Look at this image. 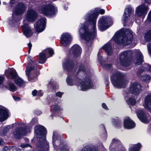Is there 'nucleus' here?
Masks as SVG:
<instances>
[{
    "instance_id": "f257e3e1",
    "label": "nucleus",
    "mask_w": 151,
    "mask_h": 151,
    "mask_svg": "<svg viewBox=\"0 0 151 151\" xmlns=\"http://www.w3.org/2000/svg\"><path fill=\"white\" fill-rule=\"evenodd\" d=\"M63 67L64 70L69 72L66 79L68 85L80 86L81 90L83 91L93 88V85L89 78V73L87 74L85 72L83 65H81L78 70L76 72V68L73 61L67 59L65 60L63 63Z\"/></svg>"
},
{
    "instance_id": "f03ea898",
    "label": "nucleus",
    "mask_w": 151,
    "mask_h": 151,
    "mask_svg": "<svg viewBox=\"0 0 151 151\" xmlns=\"http://www.w3.org/2000/svg\"><path fill=\"white\" fill-rule=\"evenodd\" d=\"M104 12V10L96 8L88 12L85 16V23L81 24L79 32L80 37L87 41V45L91 44L96 36V22L98 14H103Z\"/></svg>"
},
{
    "instance_id": "7ed1b4c3",
    "label": "nucleus",
    "mask_w": 151,
    "mask_h": 151,
    "mask_svg": "<svg viewBox=\"0 0 151 151\" xmlns=\"http://www.w3.org/2000/svg\"><path fill=\"white\" fill-rule=\"evenodd\" d=\"M134 54L136 55L137 57L134 61L136 65H139L143 62V57L142 53L139 50L124 51L119 54V62L117 63L116 65L118 67L121 68L122 66L127 67L130 65L129 59Z\"/></svg>"
},
{
    "instance_id": "20e7f679",
    "label": "nucleus",
    "mask_w": 151,
    "mask_h": 151,
    "mask_svg": "<svg viewBox=\"0 0 151 151\" xmlns=\"http://www.w3.org/2000/svg\"><path fill=\"white\" fill-rule=\"evenodd\" d=\"M133 34L131 30L122 28L115 33L111 41L114 40L117 44L124 45H128L132 42Z\"/></svg>"
},
{
    "instance_id": "39448f33",
    "label": "nucleus",
    "mask_w": 151,
    "mask_h": 151,
    "mask_svg": "<svg viewBox=\"0 0 151 151\" xmlns=\"http://www.w3.org/2000/svg\"><path fill=\"white\" fill-rule=\"evenodd\" d=\"M35 137L39 139V141L37 145V148L39 151H48L49 146L48 142L46 139L45 135L46 134V128L43 126L36 125L35 128Z\"/></svg>"
},
{
    "instance_id": "423d86ee",
    "label": "nucleus",
    "mask_w": 151,
    "mask_h": 151,
    "mask_svg": "<svg viewBox=\"0 0 151 151\" xmlns=\"http://www.w3.org/2000/svg\"><path fill=\"white\" fill-rule=\"evenodd\" d=\"M126 76L125 74L113 70L110 77L113 85L118 88H124L128 83V81L125 79Z\"/></svg>"
},
{
    "instance_id": "0eeeda50",
    "label": "nucleus",
    "mask_w": 151,
    "mask_h": 151,
    "mask_svg": "<svg viewBox=\"0 0 151 151\" xmlns=\"http://www.w3.org/2000/svg\"><path fill=\"white\" fill-rule=\"evenodd\" d=\"M37 122V118H33L29 124L25 126L23 123L19 124V127L15 129L13 132L14 137L17 139L20 138L22 135H25L27 133L30 132V128L36 124Z\"/></svg>"
},
{
    "instance_id": "6e6552de",
    "label": "nucleus",
    "mask_w": 151,
    "mask_h": 151,
    "mask_svg": "<svg viewBox=\"0 0 151 151\" xmlns=\"http://www.w3.org/2000/svg\"><path fill=\"white\" fill-rule=\"evenodd\" d=\"M52 143L54 149L60 151H72V149L69 147L68 144L63 142L61 138L58 134L55 131L53 132Z\"/></svg>"
},
{
    "instance_id": "1a4fd4ad",
    "label": "nucleus",
    "mask_w": 151,
    "mask_h": 151,
    "mask_svg": "<svg viewBox=\"0 0 151 151\" xmlns=\"http://www.w3.org/2000/svg\"><path fill=\"white\" fill-rule=\"evenodd\" d=\"M28 61L29 64L26 68L25 70L27 76L28 80L31 82H35L37 80L36 76L39 74V70L37 69L36 65L35 67L36 68L32 67V65L34 64V63L32 60V58L31 57H28Z\"/></svg>"
},
{
    "instance_id": "9d476101",
    "label": "nucleus",
    "mask_w": 151,
    "mask_h": 151,
    "mask_svg": "<svg viewBox=\"0 0 151 151\" xmlns=\"http://www.w3.org/2000/svg\"><path fill=\"white\" fill-rule=\"evenodd\" d=\"M39 12L48 17L54 16L57 11V8L51 3L43 5L38 9Z\"/></svg>"
},
{
    "instance_id": "9b49d317",
    "label": "nucleus",
    "mask_w": 151,
    "mask_h": 151,
    "mask_svg": "<svg viewBox=\"0 0 151 151\" xmlns=\"http://www.w3.org/2000/svg\"><path fill=\"white\" fill-rule=\"evenodd\" d=\"M6 76L9 78L14 79L15 83L19 87H24L25 82L17 75L15 70L13 68L9 69L6 72Z\"/></svg>"
},
{
    "instance_id": "f8f14e48",
    "label": "nucleus",
    "mask_w": 151,
    "mask_h": 151,
    "mask_svg": "<svg viewBox=\"0 0 151 151\" xmlns=\"http://www.w3.org/2000/svg\"><path fill=\"white\" fill-rule=\"evenodd\" d=\"M26 9V7L24 3H20L18 4L16 7L13 10V14L12 16V19L8 20L9 24L11 26L13 25L17 20V19L15 18L14 15V14L16 15H20L24 13Z\"/></svg>"
},
{
    "instance_id": "ddd939ff",
    "label": "nucleus",
    "mask_w": 151,
    "mask_h": 151,
    "mask_svg": "<svg viewBox=\"0 0 151 151\" xmlns=\"http://www.w3.org/2000/svg\"><path fill=\"white\" fill-rule=\"evenodd\" d=\"M112 24V20L110 17L103 16L99 20L98 27L103 31L109 28Z\"/></svg>"
},
{
    "instance_id": "4468645a",
    "label": "nucleus",
    "mask_w": 151,
    "mask_h": 151,
    "mask_svg": "<svg viewBox=\"0 0 151 151\" xmlns=\"http://www.w3.org/2000/svg\"><path fill=\"white\" fill-rule=\"evenodd\" d=\"M110 151H127L121 142L118 139H113L109 147Z\"/></svg>"
},
{
    "instance_id": "2eb2a0df",
    "label": "nucleus",
    "mask_w": 151,
    "mask_h": 151,
    "mask_svg": "<svg viewBox=\"0 0 151 151\" xmlns=\"http://www.w3.org/2000/svg\"><path fill=\"white\" fill-rule=\"evenodd\" d=\"M149 8L148 5L143 3L137 6L136 9L135 15L139 17H142L143 18L146 15Z\"/></svg>"
},
{
    "instance_id": "dca6fc26",
    "label": "nucleus",
    "mask_w": 151,
    "mask_h": 151,
    "mask_svg": "<svg viewBox=\"0 0 151 151\" xmlns=\"http://www.w3.org/2000/svg\"><path fill=\"white\" fill-rule=\"evenodd\" d=\"M53 50L51 48H47L40 54L39 62L40 63H44L47 59L54 54Z\"/></svg>"
},
{
    "instance_id": "f3484780",
    "label": "nucleus",
    "mask_w": 151,
    "mask_h": 151,
    "mask_svg": "<svg viewBox=\"0 0 151 151\" xmlns=\"http://www.w3.org/2000/svg\"><path fill=\"white\" fill-rule=\"evenodd\" d=\"M137 114L139 119L143 122L148 123L151 120V117L149 114L142 109L137 110Z\"/></svg>"
},
{
    "instance_id": "a211bd4d",
    "label": "nucleus",
    "mask_w": 151,
    "mask_h": 151,
    "mask_svg": "<svg viewBox=\"0 0 151 151\" xmlns=\"http://www.w3.org/2000/svg\"><path fill=\"white\" fill-rule=\"evenodd\" d=\"M141 91V85L137 82H134L131 83L128 93L137 95L140 93Z\"/></svg>"
},
{
    "instance_id": "6ab92c4d",
    "label": "nucleus",
    "mask_w": 151,
    "mask_h": 151,
    "mask_svg": "<svg viewBox=\"0 0 151 151\" xmlns=\"http://www.w3.org/2000/svg\"><path fill=\"white\" fill-rule=\"evenodd\" d=\"M46 20L45 17H43L37 21L35 24V27L37 32H41L44 30L46 25Z\"/></svg>"
},
{
    "instance_id": "aec40b11",
    "label": "nucleus",
    "mask_w": 151,
    "mask_h": 151,
    "mask_svg": "<svg viewBox=\"0 0 151 151\" xmlns=\"http://www.w3.org/2000/svg\"><path fill=\"white\" fill-rule=\"evenodd\" d=\"M38 16L37 12L32 9H29L26 15V18L28 21L32 22L36 19Z\"/></svg>"
},
{
    "instance_id": "412c9836",
    "label": "nucleus",
    "mask_w": 151,
    "mask_h": 151,
    "mask_svg": "<svg viewBox=\"0 0 151 151\" xmlns=\"http://www.w3.org/2000/svg\"><path fill=\"white\" fill-rule=\"evenodd\" d=\"M26 19L23 20V25L22 27V30L24 35L27 37L29 38L33 35L32 29L28 24L27 23Z\"/></svg>"
},
{
    "instance_id": "4be33fe9",
    "label": "nucleus",
    "mask_w": 151,
    "mask_h": 151,
    "mask_svg": "<svg viewBox=\"0 0 151 151\" xmlns=\"http://www.w3.org/2000/svg\"><path fill=\"white\" fill-rule=\"evenodd\" d=\"M72 39L70 34L67 33H63L61 37L60 43L61 45L63 46H68L70 43Z\"/></svg>"
},
{
    "instance_id": "5701e85b",
    "label": "nucleus",
    "mask_w": 151,
    "mask_h": 151,
    "mask_svg": "<svg viewBox=\"0 0 151 151\" xmlns=\"http://www.w3.org/2000/svg\"><path fill=\"white\" fill-rule=\"evenodd\" d=\"M70 52L74 57L77 58L79 56L81 53V49L77 44L74 45L70 50Z\"/></svg>"
},
{
    "instance_id": "b1692460",
    "label": "nucleus",
    "mask_w": 151,
    "mask_h": 151,
    "mask_svg": "<svg viewBox=\"0 0 151 151\" xmlns=\"http://www.w3.org/2000/svg\"><path fill=\"white\" fill-rule=\"evenodd\" d=\"M143 106L151 113V93L148 94L145 96Z\"/></svg>"
},
{
    "instance_id": "393cba45",
    "label": "nucleus",
    "mask_w": 151,
    "mask_h": 151,
    "mask_svg": "<svg viewBox=\"0 0 151 151\" xmlns=\"http://www.w3.org/2000/svg\"><path fill=\"white\" fill-rule=\"evenodd\" d=\"M9 116L8 110L6 108L0 106V121L6 120Z\"/></svg>"
},
{
    "instance_id": "a878e982",
    "label": "nucleus",
    "mask_w": 151,
    "mask_h": 151,
    "mask_svg": "<svg viewBox=\"0 0 151 151\" xmlns=\"http://www.w3.org/2000/svg\"><path fill=\"white\" fill-rule=\"evenodd\" d=\"M134 9H133L130 5L127 6V7L125 9L122 20L124 22H126L128 19V17L130 16L131 13L133 12H134Z\"/></svg>"
},
{
    "instance_id": "bb28decb",
    "label": "nucleus",
    "mask_w": 151,
    "mask_h": 151,
    "mask_svg": "<svg viewBox=\"0 0 151 151\" xmlns=\"http://www.w3.org/2000/svg\"><path fill=\"white\" fill-rule=\"evenodd\" d=\"M124 126L128 129H132L135 126L134 123L129 117L126 118L124 120Z\"/></svg>"
},
{
    "instance_id": "cd10ccee",
    "label": "nucleus",
    "mask_w": 151,
    "mask_h": 151,
    "mask_svg": "<svg viewBox=\"0 0 151 151\" xmlns=\"http://www.w3.org/2000/svg\"><path fill=\"white\" fill-rule=\"evenodd\" d=\"M51 111L52 114L50 116L52 117L54 116L55 114H58L60 111L62 110V109L58 105L55 104L51 106Z\"/></svg>"
},
{
    "instance_id": "c85d7f7f",
    "label": "nucleus",
    "mask_w": 151,
    "mask_h": 151,
    "mask_svg": "<svg viewBox=\"0 0 151 151\" xmlns=\"http://www.w3.org/2000/svg\"><path fill=\"white\" fill-rule=\"evenodd\" d=\"M77 151H99L98 147L93 145H88L84 146L81 150Z\"/></svg>"
},
{
    "instance_id": "c756f323",
    "label": "nucleus",
    "mask_w": 151,
    "mask_h": 151,
    "mask_svg": "<svg viewBox=\"0 0 151 151\" xmlns=\"http://www.w3.org/2000/svg\"><path fill=\"white\" fill-rule=\"evenodd\" d=\"M101 48L105 51L108 55H110L112 54V45L110 42L105 44Z\"/></svg>"
},
{
    "instance_id": "7c9ffc66",
    "label": "nucleus",
    "mask_w": 151,
    "mask_h": 151,
    "mask_svg": "<svg viewBox=\"0 0 151 151\" xmlns=\"http://www.w3.org/2000/svg\"><path fill=\"white\" fill-rule=\"evenodd\" d=\"M146 22H151V10L148 13V17ZM145 40L147 41H149L151 40V30L147 32L145 36Z\"/></svg>"
},
{
    "instance_id": "2f4dec72",
    "label": "nucleus",
    "mask_w": 151,
    "mask_h": 151,
    "mask_svg": "<svg viewBox=\"0 0 151 151\" xmlns=\"http://www.w3.org/2000/svg\"><path fill=\"white\" fill-rule=\"evenodd\" d=\"M142 145L139 142L136 144H130L129 145L128 151H139Z\"/></svg>"
},
{
    "instance_id": "473e14b6",
    "label": "nucleus",
    "mask_w": 151,
    "mask_h": 151,
    "mask_svg": "<svg viewBox=\"0 0 151 151\" xmlns=\"http://www.w3.org/2000/svg\"><path fill=\"white\" fill-rule=\"evenodd\" d=\"M145 70L149 71L151 72V66L147 64L144 65L142 67L139 69L138 72V75H140Z\"/></svg>"
},
{
    "instance_id": "72a5a7b5",
    "label": "nucleus",
    "mask_w": 151,
    "mask_h": 151,
    "mask_svg": "<svg viewBox=\"0 0 151 151\" xmlns=\"http://www.w3.org/2000/svg\"><path fill=\"white\" fill-rule=\"evenodd\" d=\"M10 127L9 126H7L4 127H3V129H2L0 131L1 135L3 136H4L5 135L9 130L10 128Z\"/></svg>"
},
{
    "instance_id": "f704fd0d",
    "label": "nucleus",
    "mask_w": 151,
    "mask_h": 151,
    "mask_svg": "<svg viewBox=\"0 0 151 151\" xmlns=\"http://www.w3.org/2000/svg\"><path fill=\"white\" fill-rule=\"evenodd\" d=\"M3 150L4 151H21L19 148L13 147L9 148L7 146L4 147Z\"/></svg>"
},
{
    "instance_id": "c9c22d12",
    "label": "nucleus",
    "mask_w": 151,
    "mask_h": 151,
    "mask_svg": "<svg viewBox=\"0 0 151 151\" xmlns=\"http://www.w3.org/2000/svg\"><path fill=\"white\" fill-rule=\"evenodd\" d=\"M125 99L127 102L128 104H130L132 105H135L136 103V100L132 98H130L128 100L127 99V98H125Z\"/></svg>"
},
{
    "instance_id": "e433bc0d",
    "label": "nucleus",
    "mask_w": 151,
    "mask_h": 151,
    "mask_svg": "<svg viewBox=\"0 0 151 151\" xmlns=\"http://www.w3.org/2000/svg\"><path fill=\"white\" fill-rule=\"evenodd\" d=\"M9 89L11 91L14 92L17 89V88L13 83H10L9 85Z\"/></svg>"
},
{
    "instance_id": "4c0bfd02",
    "label": "nucleus",
    "mask_w": 151,
    "mask_h": 151,
    "mask_svg": "<svg viewBox=\"0 0 151 151\" xmlns=\"http://www.w3.org/2000/svg\"><path fill=\"white\" fill-rule=\"evenodd\" d=\"M141 79L143 81L146 82L149 81L151 79L150 77L148 75L142 76Z\"/></svg>"
},
{
    "instance_id": "58836bf2",
    "label": "nucleus",
    "mask_w": 151,
    "mask_h": 151,
    "mask_svg": "<svg viewBox=\"0 0 151 151\" xmlns=\"http://www.w3.org/2000/svg\"><path fill=\"white\" fill-rule=\"evenodd\" d=\"M98 59L99 60V62L100 64H102V62L104 61V59L102 58V57L100 54V52L99 51L98 54Z\"/></svg>"
},
{
    "instance_id": "ea45409f",
    "label": "nucleus",
    "mask_w": 151,
    "mask_h": 151,
    "mask_svg": "<svg viewBox=\"0 0 151 151\" xmlns=\"http://www.w3.org/2000/svg\"><path fill=\"white\" fill-rule=\"evenodd\" d=\"M112 122L114 124L115 126H116L120 123V122L118 118L116 119H113L112 120Z\"/></svg>"
},
{
    "instance_id": "a19ab883",
    "label": "nucleus",
    "mask_w": 151,
    "mask_h": 151,
    "mask_svg": "<svg viewBox=\"0 0 151 151\" xmlns=\"http://www.w3.org/2000/svg\"><path fill=\"white\" fill-rule=\"evenodd\" d=\"M16 2L15 0H10L9 2L10 6L11 7L14 6L16 4Z\"/></svg>"
},
{
    "instance_id": "79ce46f5",
    "label": "nucleus",
    "mask_w": 151,
    "mask_h": 151,
    "mask_svg": "<svg viewBox=\"0 0 151 151\" xmlns=\"http://www.w3.org/2000/svg\"><path fill=\"white\" fill-rule=\"evenodd\" d=\"M63 94V92L58 91L56 93V95L57 96L61 98Z\"/></svg>"
},
{
    "instance_id": "37998d69",
    "label": "nucleus",
    "mask_w": 151,
    "mask_h": 151,
    "mask_svg": "<svg viewBox=\"0 0 151 151\" xmlns=\"http://www.w3.org/2000/svg\"><path fill=\"white\" fill-rule=\"evenodd\" d=\"M147 47L149 52L151 55V42L148 45H147Z\"/></svg>"
},
{
    "instance_id": "c03bdc74",
    "label": "nucleus",
    "mask_w": 151,
    "mask_h": 151,
    "mask_svg": "<svg viewBox=\"0 0 151 151\" xmlns=\"http://www.w3.org/2000/svg\"><path fill=\"white\" fill-rule=\"evenodd\" d=\"M20 146L22 148H24L30 146L29 144H22L20 145Z\"/></svg>"
},
{
    "instance_id": "a18cd8bd",
    "label": "nucleus",
    "mask_w": 151,
    "mask_h": 151,
    "mask_svg": "<svg viewBox=\"0 0 151 151\" xmlns=\"http://www.w3.org/2000/svg\"><path fill=\"white\" fill-rule=\"evenodd\" d=\"M53 82L52 81H50L48 83L47 86L49 88H52L53 87L52 86Z\"/></svg>"
},
{
    "instance_id": "49530a36",
    "label": "nucleus",
    "mask_w": 151,
    "mask_h": 151,
    "mask_svg": "<svg viewBox=\"0 0 151 151\" xmlns=\"http://www.w3.org/2000/svg\"><path fill=\"white\" fill-rule=\"evenodd\" d=\"M37 91L36 90H34L32 92V94L33 96H35L37 95Z\"/></svg>"
},
{
    "instance_id": "de8ad7c7",
    "label": "nucleus",
    "mask_w": 151,
    "mask_h": 151,
    "mask_svg": "<svg viewBox=\"0 0 151 151\" xmlns=\"http://www.w3.org/2000/svg\"><path fill=\"white\" fill-rule=\"evenodd\" d=\"M104 66L106 69H109H109H110L112 68L111 65L109 64L105 65Z\"/></svg>"
},
{
    "instance_id": "09e8293b",
    "label": "nucleus",
    "mask_w": 151,
    "mask_h": 151,
    "mask_svg": "<svg viewBox=\"0 0 151 151\" xmlns=\"http://www.w3.org/2000/svg\"><path fill=\"white\" fill-rule=\"evenodd\" d=\"M4 77L2 76H0V85L1 84L3 81Z\"/></svg>"
},
{
    "instance_id": "8fccbe9b",
    "label": "nucleus",
    "mask_w": 151,
    "mask_h": 151,
    "mask_svg": "<svg viewBox=\"0 0 151 151\" xmlns=\"http://www.w3.org/2000/svg\"><path fill=\"white\" fill-rule=\"evenodd\" d=\"M13 98L14 99L15 101H19L20 100V98L19 97H16L15 96H13Z\"/></svg>"
},
{
    "instance_id": "3c124183",
    "label": "nucleus",
    "mask_w": 151,
    "mask_h": 151,
    "mask_svg": "<svg viewBox=\"0 0 151 151\" xmlns=\"http://www.w3.org/2000/svg\"><path fill=\"white\" fill-rule=\"evenodd\" d=\"M28 45L29 47L28 53H29L30 52L31 49L32 47V45L31 43H29L28 44Z\"/></svg>"
},
{
    "instance_id": "603ef678",
    "label": "nucleus",
    "mask_w": 151,
    "mask_h": 151,
    "mask_svg": "<svg viewBox=\"0 0 151 151\" xmlns=\"http://www.w3.org/2000/svg\"><path fill=\"white\" fill-rule=\"evenodd\" d=\"M37 95L41 96L43 95V93L41 91H37Z\"/></svg>"
},
{
    "instance_id": "864d4df0",
    "label": "nucleus",
    "mask_w": 151,
    "mask_h": 151,
    "mask_svg": "<svg viewBox=\"0 0 151 151\" xmlns=\"http://www.w3.org/2000/svg\"><path fill=\"white\" fill-rule=\"evenodd\" d=\"M102 106L103 108L105 109H108L107 106L104 103H103L102 104Z\"/></svg>"
},
{
    "instance_id": "5fc2aeb1",
    "label": "nucleus",
    "mask_w": 151,
    "mask_h": 151,
    "mask_svg": "<svg viewBox=\"0 0 151 151\" xmlns=\"http://www.w3.org/2000/svg\"><path fill=\"white\" fill-rule=\"evenodd\" d=\"M145 2L148 4L151 3V0H144Z\"/></svg>"
},
{
    "instance_id": "6e6d98bb",
    "label": "nucleus",
    "mask_w": 151,
    "mask_h": 151,
    "mask_svg": "<svg viewBox=\"0 0 151 151\" xmlns=\"http://www.w3.org/2000/svg\"><path fill=\"white\" fill-rule=\"evenodd\" d=\"M35 113L37 115H40L41 114L42 112L40 111H37Z\"/></svg>"
},
{
    "instance_id": "4d7b16f0",
    "label": "nucleus",
    "mask_w": 151,
    "mask_h": 151,
    "mask_svg": "<svg viewBox=\"0 0 151 151\" xmlns=\"http://www.w3.org/2000/svg\"><path fill=\"white\" fill-rule=\"evenodd\" d=\"M4 142L1 139H0V145H3Z\"/></svg>"
},
{
    "instance_id": "13d9d810",
    "label": "nucleus",
    "mask_w": 151,
    "mask_h": 151,
    "mask_svg": "<svg viewBox=\"0 0 151 151\" xmlns=\"http://www.w3.org/2000/svg\"><path fill=\"white\" fill-rule=\"evenodd\" d=\"M105 82H106V84H108V83L109 82L108 78L107 79H106V81H105Z\"/></svg>"
},
{
    "instance_id": "bf43d9fd",
    "label": "nucleus",
    "mask_w": 151,
    "mask_h": 151,
    "mask_svg": "<svg viewBox=\"0 0 151 151\" xmlns=\"http://www.w3.org/2000/svg\"><path fill=\"white\" fill-rule=\"evenodd\" d=\"M107 134L106 133L105 134H104V139H106L107 138Z\"/></svg>"
},
{
    "instance_id": "052dcab7",
    "label": "nucleus",
    "mask_w": 151,
    "mask_h": 151,
    "mask_svg": "<svg viewBox=\"0 0 151 151\" xmlns=\"http://www.w3.org/2000/svg\"><path fill=\"white\" fill-rule=\"evenodd\" d=\"M64 9H65V10H67L68 9V7L65 6V7H64Z\"/></svg>"
},
{
    "instance_id": "680f3d73",
    "label": "nucleus",
    "mask_w": 151,
    "mask_h": 151,
    "mask_svg": "<svg viewBox=\"0 0 151 151\" xmlns=\"http://www.w3.org/2000/svg\"><path fill=\"white\" fill-rule=\"evenodd\" d=\"M3 4H4V5L6 4V2H3Z\"/></svg>"
},
{
    "instance_id": "e2e57ef3",
    "label": "nucleus",
    "mask_w": 151,
    "mask_h": 151,
    "mask_svg": "<svg viewBox=\"0 0 151 151\" xmlns=\"http://www.w3.org/2000/svg\"><path fill=\"white\" fill-rule=\"evenodd\" d=\"M127 94L128 95V93L127 92Z\"/></svg>"
},
{
    "instance_id": "0e129e2a",
    "label": "nucleus",
    "mask_w": 151,
    "mask_h": 151,
    "mask_svg": "<svg viewBox=\"0 0 151 151\" xmlns=\"http://www.w3.org/2000/svg\"><path fill=\"white\" fill-rule=\"evenodd\" d=\"M103 148H104V149H105L104 147H103Z\"/></svg>"
}]
</instances>
